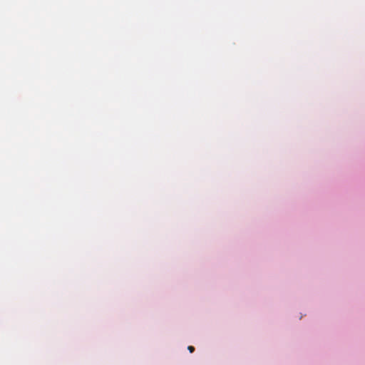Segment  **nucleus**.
Wrapping results in <instances>:
<instances>
[{
  "instance_id": "nucleus-1",
  "label": "nucleus",
  "mask_w": 365,
  "mask_h": 365,
  "mask_svg": "<svg viewBox=\"0 0 365 365\" xmlns=\"http://www.w3.org/2000/svg\"><path fill=\"white\" fill-rule=\"evenodd\" d=\"M187 349L189 350V351H190V353H192V352L195 351V348H194L192 346H189L187 347Z\"/></svg>"
}]
</instances>
